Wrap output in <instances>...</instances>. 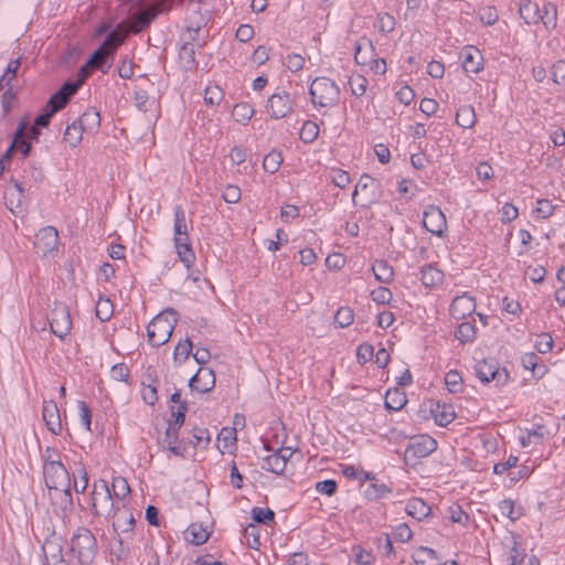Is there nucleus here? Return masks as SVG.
<instances>
[{"label":"nucleus","mask_w":565,"mask_h":565,"mask_svg":"<svg viewBox=\"0 0 565 565\" xmlns=\"http://www.w3.org/2000/svg\"><path fill=\"white\" fill-rule=\"evenodd\" d=\"M131 3L129 31L137 34L147 29L159 12L170 10L172 0H127Z\"/></svg>","instance_id":"nucleus-1"},{"label":"nucleus","mask_w":565,"mask_h":565,"mask_svg":"<svg viewBox=\"0 0 565 565\" xmlns=\"http://www.w3.org/2000/svg\"><path fill=\"white\" fill-rule=\"evenodd\" d=\"M177 321V312L173 309H166L156 316L147 327L149 343L152 347L167 343L172 335Z\"/></svg>","instance_id":"nucleus-2"},{"label":"nucleus","mask_w":565,"mask_h":565,"mask_svg":"<svg viewBox=\"0 0 565 565\" xmlns=\"http://www.w3.org/2000/svg\"><path fill=\"white\" fill-rule=\"evenodd\" d=\"M120 503L115 501L107 482L95 481L90 493V511L95 516L109 519Z\"/></svg>","instance_id":"nucleus-3"},{"label":"nucleus","mask_w":565,"mask_h":565,"mask_svg":"<svg viewBox=\"0 0 565 565\" xmlns=\"http://www.w3.org/2000/svg\"><path fill=\"white\" fill-rule=\"evenodd\" d=\"M71 552L81 565H90L97 554V541L86 527H78L71 540Z\"/></svg>","instance_id":"nucleus-4"},{"label":"nucleus","mask_w":565,"mask_h":565,"mask_svg":"<svg viewBox=\"0 0 565 565\" xmlns=\"http://www.w3.org/2000/svg\"><path fill=\"white\" fill-rule=\"evenodd\" d=\"M309 93L313 105L319 107H333L340 99L339 86L328 77H317Z\"/></svg>","instance_id":"nucleus-5"},{"label":"nucleus","mask_w":565,"mask_h":565,"mask_svg":"<svg viewBox=\"0 0 565 565\" xmlns=\"http://www.w3.org/2000/svg\"><path fill=\"white\" fill-rule=\"evenodd\" d=\"M45 484L50 491L70 487V473L61 461H49L43 468Z\"/></svg>","instance_id":"nucleus-6"},{"label":"nucleus","mask_w":565,"mask_h":565,"mask_svg":"<svg viewBox=\"0 0 565 565\" xmlns=\"http://www.w3.org/2000/svg\"><path fill=\"white\" fill-rule=\"evenodd\" d=\"M51 331L58 337L64 339L67 337L72 329V318L68 308L62 303H56L51 312L50 319Z\"/></svg>","instance_id":"nucleus-7"},{"label":"nucleus","mask_w":565,"mask_h":565,"mask_svg":"<svg viewBox=\"0 0 565 565\" xmlns=\"http://www.w3.org/2000/svg\"><path fill=\"white\" fill-rule=\"evenodd\" d=\"M475 372L482 383L497 381V384L502 385L505 384L509 379L508 372L504 369L500 370L494 360H483L478 362L475 366Z\"/></svg>","instance_id":"nucleus-8"},{"label":"nucleus","mask_w":565,"mask_h":565,"mask_svg":"<svg viewBox=\"0 0 565 565\" xmlns=\"http://www.w3.org/2000/svg\"><path fill=\"white\" fill-rule=\"evenodd\" d=\"M437 449V441L428 435L413 438L405 449L406 460H418L429 456Z\"/></svg>","instance_id":"nucleus-9"},{"label":"nucleus","mask_w":565,"mask_h":565,"mask_svg":"<svg viewBox=\"0 0 565 565\" xmlns=\"http://www.w3.org/2000/svg\"><path fill=\"white\" fill-rule=\"evenodd\" d=\"M266 109L270 117L274 119L285 118L294 109V99L285 90L275 93L269 96Z\"/></svg>","instance_id":"nucleus-10"},{"label":"nucleus","mask_w":565,"mask_h":565,"mask_svg":"<svg viewBox=\"0 0 565 565\" xmlns=\"http://www.w3.org/2000/svg\"><path fill=\"white\" fill-rule=\"evenodd\" d=\"M79 88L81 83L65 82L46 103V106L51 108V114L62 110Z\"/></svg>","instance_id":"nucleus-11"},{"label":"nucleus","mask_w":565,"mask_h":565,"mask_svg":"<svg viewBox=\"0 0 565 565\" xmlns=\"http://www.w3.org/2000/svg\"><path fill=\"white\" fill-rule=\"evenodd\" d=\"M423 225L431 234L441 237L447 228L446 216L439 207L430 205L424 212Z\"/></svg>","instance_id":"nucleus-12"},{"label":"nucleus","mask_w":565,"mask_h":565,"mask_svg":"<svg viewBox=\"0 0 565 565\" xmlns=\"http://www.w3.org/2000/svg\"><path fill=\"white\" fill-rule=\"evenodd\" d=\"M109 519L113 520V527L118 535H130L132 533L136 521L131 510L126 504L121 503L117 507Z\"/></svg>","instance_id":"nucleus-13"},{"label":"nucleus","mask_w":565,"mask_h":565,"mask_svg":"<svg viewBox=\"0 0 565 565\" xmlns=\"http://www.w3.org/2000/svg\"><path fill=\"white\" fill-rule=\"evenodd\" d=\"M215 386V374L212 369L200 367L190 379L189 387L192 392L207 393Z\"/></svg>","instance_id":"nucleus-14"},{"label":"nucleus","mask_w":565,"mask_h":565,"mask_svg":"<svg viewBox=\"0 0 565 565\" xmlns=\"http://www.w3.org/2000/svg\"><path fill=\"white\" fill-rule=\"evenodd\" d=\"M57 243L58 233L53 226H45L35 234L34 245L43 255L56 249Z\"/></svg>","instance_id":"nucleus-15"},{"label":"nucleus","mask_w":565,"mask_h":565,"mask_svg":"<svg viewBox=\"0 0 565 565\" xmlns=\"http://www.w3.org/2000/svg\"><path fill=\"white\" fill-rule=\"evenodd\" d=\"M476 311V301L473 297L463 294L456 297L450 306V315L457 319H465Z\"/></svg>","instance_id":"nucleus-16"},{"label":"nucleus","mask_w":565,"mask_h":565,"mask_svg":"<svg viewBox=\"0 0 565 565\" xmlns=\"http://www.w3.org/2000/svg\"><path fill=\"white\" fill-rule=\"evenodd\" d=\"M24 188L21 182L14 181L4 192L6 205L13 213L23 211Z\"/></svg>","instance_id":"nucleus-17"},{"label":"nucleus","mask_w":565,"mask_h":565,"mask_svg":"<svg viewBox=\"0 0 565 565\" xmlns=\"http://www.w3.org/2000/svg\"><path fill=\"white\" fill-rule=\"evenodd\" d=\"M462 68L467 73H478L482 70L483 56L475 46H466L461 51Z\"/></svg>","instance_id":"nucleus-18"},{"label":"nucleus","mask_w":565,"mask_h":565,"mask_svg":"<svg viewBox=\"0 0 565 565\" xmlns=\"http://www.w3.org/2000/svg\"><path fill=\"white\" fill-rule=\"evenodd\" d=\"M42 415L47 429L54 435L61 434L62 423L56 403L53 401L44 402Z\"/></svg>","instance_id":"nucleus-19"},{"label":"nucleus","mask_w":565,"mask_h":565,"mask_svg":"<svg viewBox=\"0 0 565 565\" xmlns=\"http://www.w3.org/2000/svg\"><path fill=\"white\" fill-rule=\"evenodd\" d=\"M114 55V52H108V50L99 46L88 58L87 65L106 74L111 67Z\"/></svg>","instance_id":"nucleus-20"},{"label":"nucleus","mask_w":565,"mask_h":565,"mask_svg":"<svg viewBox=\"0 0 565 565\" xmlns=\"http://www.w3.org/2000/svg\"><path fill=\"white\" fill-rule=\"evenodd\" d=\"M127 38V30L124 23L118 24L115 29L107 33L106 39L100 46L108 50V52H116L117 49L125 42Z\"/></svg>","instance_id":"nucleus-21"},{"label":"nucleus","mask_w":565,"mask_h":565,"mask_svg":"<svg viewBox=\"0 0 565 565\" xmlns=\"http://www.w3.org/2000/svg\"><path fill=\"white\" fill-rule=\"evenodd\" d=\"M50 495L53 500V504L58 507L64 516L73 511L71 486L62 488V490H54Z\"/></svg>","instance_id":"nucleus-22"},{"label":"nucleus","mask_w":565,"mask_h":565,"mask_svg":"<svg viewBox=\"0 0 565 565\" xmlns=\"http://www.w3.org/2000/svg\"><path fill=\"white\" fill-rule=\"evenodd\" d=\"M520 17L527 24H535L540 22L541 7L537 2L531 0H522L519 8Z\"/></svg>","instance_id":"nucleus-23"},{"label":"nucleus","mask_w":565,"mask_h":565,"mask_svg":"<svg viewBox=\"0 0 565 565\" xmlns=\"http://www.w3.org/2000/svg\"><path fill=\"white\" fill-rule=\"evenodd\" d=\"M76 121L85 132H95L100 126V115L95 108H88Z\"/></svg>","instance_id":"nucleus-24"},{"label":"nucleus","mask_w":565,"mask_h":565,"mask_svg":"<svg viewBox=\"0 0 565 565\" xmlns=\"http://www.w3.org/2000/svg\"><path fill=\"white\" fill-rule=\"evenodd\" d=\"M173 241L180 260L185 265L186 268H189L195 259V255L189 242V237L173 238Z\"/></svg>","instance_id":"nucleus-25"},{"label":"nucleus","mask_w":565,"mask_h":565,"mask_svg":"<svg viewBox=\"0 0 565 565\" xmlns=\"http://www.w3.org/2000/svg\"><path fill=\"white\" fill-rule=\"evenodd\" d=\"M195 44L191 42H183L179 51V60L184 71H192L196 66L195 62Z\"/></svg>","instance_id":"nucleus-26"},{"label":"nucleus","mask_w":565,"mask_h":565,"mask_svg":"<svg viewBox=\"0 0 565 565\" xmlns=\"http://www.w3.org/2000/svg\"><path fill=\"white\" fill-rule=\"evenodd\" d=\"M406 512L408 515L420 521L430 514L431 508L424 500L413 498L406 504Z\"/></svg>","instance_id":"nucleus-27"},{"label":"nucleus","mask_w":565,"mask_h":565,"mask_svg":"<svg viewBox=\"0 0 565 565\" xmlns=\"http://www.w3.org/2000/svg\"><path fill=\"white\" fill-rule=\"evenodd\" d=\"M363 493L369 501H377L392 493V489L385 483L379 482L377 480L366 484L364 487Z\"/></svg>","instance_id":"nucleus-28"},{"label":"nucleus","mask_w":565,"mask_h":565,"mask_svg":"<svg viewBox=\"0 0 565 565\" xmlns=\"http://www.w3.org/2000/svg\"><path fill=\"white\" fill-rule=\"evenodd\" d=\"M431 413L434 414L436 424L439 426H447L456 417L454 407L447 404L437 403L436 407L431 409Z\"/></svg>","instance_id":"nucleus-29"},{"label":"nucleus","mask_w":565,"mask_h":565,"mask_svg":"<svg viewBox=\"0 0 565 565\" xmlns=\"http://www.w3.org/2000/svg\"><path fill=\"white\" fill-rule=\"evenodd\" d=\"M407 403V397L399 388L388 390L385 394V407L391 411H399Z\"/></svg>","instance_id":"nucleus-30"},{"label":"nucleus","mask_w":565,"mask_h":565,"mask_svg":"<svg viewBox=\"0 0 565 565\" xmlns=\"http://www.w3.org/2000/svg\"><path fill=\"white\" fill-rule=\"evenodd\" d=\"M477 121L476 113L472 106L463 105L458 108L456 114V122L458 126L468 129L472 128Z\"/></svg>","instance_id":"nucleus-31"},{"label":"nucleus","mask_w":565,"mask_h":565,"mask_svg":"<svg viewBox=\"0 0 565 565\" xmlns=\"http://www.w3.org/2000/svg\"><path fill=\"white\" fill-rule=\"evenodd\" d=\"M422 273V282L426 287H435L439 285L444 279V273L436 268L433 265L424 266L420 270Z\"/></svg>","instance_id":"nucleus-32"},{"label":"nucleus","mask_w":565,"mask_h":565,"mask_svg":"<svg viewBox=\"0 0 565 565\" xmlns=\"http://www.w3.org/2000/svg\"><path fill=\"white\" fill-rule=\"evenodd\" d=\"M372 270L376 280L382 284H390L393 280L394 270L386 260H376L372 266Z\"/></svg>","instance_id":"nucleus-33"},{"label":"nucleus","mask_w":565,"mask_h":565,"mask_svg":"<svg viewBox=\"0 0 565 565\" xmlns=\"http://www.w3.org/2000/svg\"><path fill=\"white\" fill-rule=\"evenodd\" d=\"M476 335H477L476 324L470 321L461 322L455 332L456 339L459 340L461 343L473 342L476 339Z\"/></svg>","instance_id":"nucleus-34"},{"label":"nucleus","mask_w":565,"mask_h":565,"mask_svg":"<svg viewBox=\"0 0 565 565\" xmlns=\"http://www.w3.org/2000/svg\"><path fill=\"white\" fill-rule=\"evenodd\" d=\"M26 129V122H21L18 130L14 134V138L11 148L19 149L23 157H28L31 152V143L26 140L24 131Z\"/></svg>","instance_id":"nucleus-35"},{"label":"nucleus","mask_w":565,"mask_h":565,"mask_svg":"<svg viewBox=\"0 0 565 565\" xmlns=\"http://www.w3.org/2000/svg\"><path fill=\"white\" fill-rule=\"evenodd\" d=\"M174 238L189 237L188 225L185 213L182 206L178 205L174 207V226H173Z\"/></svg>","instance_id":"nucleus-36"},{"label":"nucleus","mask_w":565,"mask_h":565,"mask_svg":"<svg viewBox=\"0 0 565 565\" xmlns=\"http://www.w3.org/2000/svg\"><path fill=\"white\" fill-rule=\"evenodd\" d=\"M186 539L194 545H201L209 539V532L202 524L193 523L186 530Z\"/></svg>","instance_id":"nucleus-37"},{"label":"nucleus","mask_w":565,"mask_h":565,"mask_svg":"<svg viewBox=\"0 0 565 565\" xmlns=\"http://www.w3.org/2000/svg\"><path fill=\"white\" fill-rule=\"evenodd\" d=\"M262 468L275 475H281L286 469L282 456H277L276 452L264 458Z\"/></svg>","instance_id":"nucleus-38"},{"label":"nucleus","mask_w":565,"mask_h":565,"mask_svg":"<svg viewBox=\"0 0 565 565\" xmlns=\"http://www.w3.org/2000/svg\"><path fill=\"white\" fill-rule=\"evenodd\" d=\"M83 132H85L82 127L77 124V121L72 122L66 127L64 134V140L73 148L77 147L83 138Z\"/></svg>","instance_id":"nucleus-39"},{"label":"nucleus","mask_w":565,"mask_h":565,"mask_svg":"<svg viewBox=\"0 0 565 565\" xmlns=\"http://www.w3.org/2000/svg\"><path fill=\"white\" fill-rule=\"evenodd\" d=\"M556 7L551 2H544L543 7L541 8L540 22H542L546 28H554L556 25Z\"/></svg>","instance_id":"nucleus-40"},{"label":"nucleus","mask_w":565,"mask_h":565,"mask_svg":"<svg viewBox=\"0 0 565 565\" xmlns=\"http://www.w3.org/2000/svg\"><path fill=\"white\" fill-rule=\"evenodd\" d=\"M282 163L281 152L273 150L267 153L263 160L264 170L268 173H275L279 170Z\"/></svg>","instance_id":"nucleus-41"},{"label":"nucleus","mask_w":565,"mask_h":565,"mask_svg":"<svg viewBox=\"0 0 565 565\" xmlns=\"http://www.w3.org/2000/svg\"><path fill=\"white\" fill-rule=\"evenodd\" d=\"M254 115V108L247 103H238L233 108V117L237 122L245 124Z\"/></svg>","instance_id":"nucleus-42"},{"label":"nucleus","mask_w":565,"mask_h":565,"mask_svg":"<svg viewBox=\"0 0 565 565\" xmlns=\"http://www.w3.org/2000/svg\"><path fill=\"white\" fill-rule=\"evenodd\" d=\"M318 135H319V127L316 122H313L311 120H307L302 125L300 132H299L300 139L306 143L313 142L318 138Z\"/></svg>","instance_id":"nucleus-43"},{"label":"nucleus","mask_w":565,"mask_h":565,"mask_svg":"<svg viewBox=\"0 0 565 565\" xmlns=\"http://www.w3.org/2000/svg\"><path fill=\"white\" fill-rule=\"evenodd\" d=\"M193 344L189 338L184 339L183 341H180L177 347L174 348L173 352V359L175 362H183L185 361L190 354L192 353Z\"/></svg>","instance_id":"nucleus-44"},{"label":"nucleus","mask_w":565,"mask_h":565,"mask_svg":"<svg viewBox=\"0 0 565 565\" xmlns=\"http://www.w3.org/2000/svg\"><path fill=\"white\" fill-rule=\"evenodd\" d=\"M111 487L114 495L118 502L122 501L130 493V487L127 480L122 477H115L113 479Z\"/></svg>","instance_id":"nucleus-45"},{"label":"nucleus","mask_w":565,"mask_h":565,"mask_svg":"<svg viewBox=\"0 0 565 565\" xmlns=\"http://www.w3.org/2000/svg\"><path fill=\"white\" fill-rule=\"evenodd\" d=\"M367 79L360 74L353 75L349 78V85L351 88V92L356 97H361L365 94L367 88Z\"/></svg>","instance_id":"nucleus-46"},{"label":"nucleus","mask_w":565,"mask_h":565,"mask_svg":"<svg viewBox=\"0 0 565 565\" xmlns=\"http://www.w3.org/2000/svg\"><path fill=\"white\" fill-rule=\"evenodd\" d=\"M445 384L450 393H459L462 391V379L456 370L446 373Z\"/></svg>","instance_id":"nucleus-47"},{"label":"nucleus","mask_w":565,"mask_h":565,"mask_svg":"<svg viewBox=\"0 0 565 565\" xmlns=\"http://www.w3.org/2000/svg\"><path fill=\"white\" fill-rule=\"evenodd\" d=\"M114 313L113 303L109 299L100 298L96 305V317L105 322L108 321Z\"/></svg>","instance_id":"nucleus-48"},{"label":"nucleus","mask_w":565,"mask_h":565,"mask_svg":"<svg viewBox=\"0 0 565 565\" xmlns=\"http://www.w3.org/2000/svg\"><path fill=\"white\" fill-rule=\"evenodd\" d=\"M252 518L255 522L262 523L265 525H269L275 520V513L270 509H263V508H253L252 509Z\"/></svg>","instance_id":"nucleus-49"},{"label":"nucleus","mask_w":565,"mask_h":565,"mask_svg":"<svg viewBox=\"0 0 565 565\" xmlns=\"http://www.w3.org/2000/svg\"><path fill=\"white\" fill-rule=\"evenodd\" d=\"M244 534L250 548L258 550L260 547L259 527L257 525L248 524L245 527Z\"/></svg>","instance_id":"nucleus-50"},{"label":"nucleus","mask_w":565,"mask_h":565,"mask_svg":"<svg viewBox=\"0 0 565 565\" xmlns=\"http://www.w3.org/2000/svg\"><path fill=\"white\" fill-rule=\"evenodd\" d=\"M353 310L349 307L339 308L334 316V321L340 328L349 327L353 322Z\"/></svg>","instance_id":"nucleus-51"},{"label":"nucleus","mask_w":565,"mask_h":565,"mask_svg":"<svg viewBox=\"0 0 565 565\" xmlns=\"http://www.w3.org/2000/svg\"><path fill=\"white\" fill-rule=\"evenodd\" d=\"M188 412V403L182 402L178 407L171 408V416L173 418V423H170V425L175 426L177 428H181V426L184 424L185 420V414Z\"/></svg>","instance_id":"nucleus-52"},{"label":"nucleus","mask_w":565,"mask_h":565,"mask_svg":"<svg viewBox=\"0 0 565 565\" xmlns=\"http://www.w3.org/2000/svg\"><path fill=\"white\" fill-rule=\"evenodd\" d=\"M77 476L74 473V490L77 492V493H84L85 490L87 489L88 487V475H87V471L84 467H78L77 470Z\"/></svg>","instance_id":"nucleus-53"},{"label":"nucleus","mask_w":565,"mask_h":565,"mask_svg":"<svg viewBox=\"0 0 565 565\" xmlns=\"http://www.w3.org/2000/svg\"><path fill=\"white\" fill-rule=\"evenodd\" d=\"M111 552L118 559H125L127 558L129 554V546L125 542V539L118 535V537L115 540V542L111 545Z\"/></svg>","instance_id":"nucleus-54"},{"label":"nucleus","mask_w":565,"mask_h":565,"mask_svg":"<svg viewBox=\"0 0 565 565\" xmlns=\"http://www.w3.org/2000/svg\"><path fill=\"white\" fill-rule=\"evenodd\" d=\"M372 49V43L367 40L358 42L355 45L354 60L360 65L367 64V55L363 53L364 50Z\"/></svg>","instance_id":"nucleus-55"},{"label":"nucleus","mask_w":565,"mask_h":565,"mask_svg":"<svg viewBox=\"0 0 565 565\" xmlns=\"http://www.w3.org/2000/svg\"><path fill=\"white\" fill-rule=\"evenodd\" d=\"M376 184V181L374 178H372L371 175L369 174H362L356 186H355V190L352 194V200L353 202H355V196L359 194V191H367V190H371L375 186Z\"/></svg>","instance_id":"nucleus-56"},{"label":"nucleus","mask_w":565,"mask_h":565,"mask_svg":"<svg viewBox=\"0 0 565 565\" xmlns=\"http://www.w3.org/2000/svg\"><path fill=\"white\" fill-rule=\"evenodd\" d=\"M200 28L191 29L189 28L186 32L182 35L183 42H191L195 44V47H203L206 43L204 39H200Z\"/></svg>","instance_id":"nucleus-57"},{"label":"nucleus","mask_w":565,"mask_h":565,"mask_svg":"<svg viewBox=\"0 0 565 565\" xmlns=\"http://www.w3.org/2000/svg\"><path fill=\"white\" fill-rule=\"evenodd\" d=\"M223 99V92L218 86H210L205 89L204 100L209 105H217Z\"/></svg>","instance_id":"nucleus-58"},{"label":"nucleus","mask_w":565,"mask_h":565,"mask_svg":"<svg viewBox=\"0 0 565 565\" xmlns=\"http://www.w3.org/2000/svg\"><path fill=\"white\" fill-rule=\"evenodd\" d=\"M479 18L483 24L492 25L498 21L499 15L494 8L486 7V8L480 9Z\"/></svg>","instance_id":"nucleus-59"},{"label":"nucleus","mask_w":565,"mask_h":565,"mask_svg":"<svg viewBox=\"0 0 565 565\" xmlns=\"http://www.w3.org/2000/svg\"><path fill=\"white\" fill-rule=\"evenodd\" d=\"M553 345H554V341H553V338L551 337V334L542 333L535 343V349L537 350V352L545 354V353L552 351Z\"/></svg>","instance_id":"nucleus-60"},{"label":"nucleus","mask_w":565,"mask_h":565,"mask_svg":"<svg viewBox=\"0 0 565 565\" xmlns=\"http://www.w3.org/2000/svg\"><path fill=\"white\" fill-rule=\"evenodd\" d=\"M110 374L116 381L128 382L130 371L125 363H118L111 367Z\"/></svg>","instance_id":"nucleus-61"},{"label":"nucleus","mask_w":565,"mask_h":565,"mask_svg":"<svg viewBox=\"0 0 565 565\" xmlns=\"http://www.w3.org/2000/svg\"><path fill=\"white\" fill-rule=\"evenodd\" d=\"M79 418L86 430L90 431L92 424V411L84 401H79L78 404Z\"/></svg>","instance_id":"nucleus-62"},{"label":"nucleus","mask_w":565,"mask_h":565,"mask_svg":"<svg viewBox=\"0 0 565 565\" xmlns=\"http://www.w3.org/2000/svg\"><path fill=\"white\" fill-rule=\"evenodd\" d=\"M372 299L377 303H387L392 299V292L386 287H379L371 292Z\"/></svg>","instance_id":"nucleus-63"},{"label":"nucleus","mask_w":565,"mask_h":565,"mask_svg":"<svg viewBox=\"0 0 565 565\" xmlns=\"http://www.w3.org/2000/svg\"><path fill=\"white\" fill-rule=\"evenodd\" d=\"M337 488H338V484L332 479L319 481L316 484V490L319 493L327 494V495H333L337 491Z\"/></svg>","instance_id":"nucleus-64"}]
</instances>
